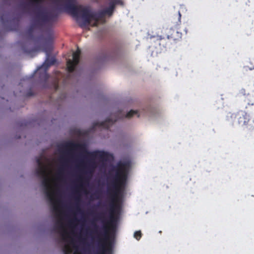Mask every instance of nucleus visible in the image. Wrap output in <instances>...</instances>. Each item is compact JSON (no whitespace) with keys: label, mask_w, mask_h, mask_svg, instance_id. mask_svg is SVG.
Masks as SVG:
<instances>
[{"label":"nucleus","mask_w":254,"mask_h":254,"mask_svg":"<svg viewBox=\"0 0 254 254\" xmlns=\"http://www.w3.org/2000/svg\"><path fill=\"white\" fill-rule=\"evenodd\" d=\"M76 209L77 210V211H80V209L79 208V207L78 206H76Z\"/></svg>","instance_id":"30"},{"label":"nucleus","mask_w":254,"mask_h":254,"mask_svg":"<svg viewBox=\"0 0 254 254\" xmlns=\"http://www.w3.org/2000/svg\"><path fill=\"white\" fill-rule=\"evenodd\" d=\"M155 37V35H152V38H154Z\"/></svg>","instance_id":"35"},{"label":"nucleus","mask_w":254,"mask_h":254,"mask_svg":"<svg viewBox=\"0 0 254 254\" xmlns=\"http://www.w3.org/2000/svg\"><path fill=\"white\" fill-rule=\"evenodd\" d=\"M161 35H157V40L159 41L160 48L156 51V53H160L162 49L166 47V43L163 44L162 46H161V43L160 42L165 39L166 37L169 40H173L174 42L179 41L181 40L182 37V34L177 30H175L172 28H165L163 27L161 30Z\"/></svg>","instance_id":"5"},{"label":"nucleus","mask_w":254,"mask_h":254,"mask_svg":"<svg viewBox=\"0 0 254 254\" xmlns=\"http://www.w3.org/2000/svg\"><path fill=\"white\" fill-rule=\"evenodd\" d=\"M65 9L75 17H77L80 15L83 20L84 25L89 24L91 20H94L95 23L93 25L94 26L97 25L99 20L98 14L92 12L89 8L83 7L81 5L76 6L73 3H67L65 5Z\"/></svg>","instance_id":"4"},{"label":"nucleus","mask_w":254,"mask_h":254,"mask_svg":"<svg viewBox=\"0 0 254 254\" xmlns=\"http://www.w3.org/2000/svg\"><path fill=\"white\" fill-rule=\"evenodd\" d=\"M59 228L62 230L63 231V233H62V238H63V239L64 240H65V238L66 236V231L64 230V226H63V224H60V226H59Z\"/></svg>","instance_id":"16"},{"label":"nucleus","mask_w":254,"mask_h":254,"mask_svg":"<svg viewBox=\"0 0 254 254\" xmlns=\"http://www.w3.org/2000/svg\"><path fill=\"white\" fill-rule=\"evenodd\" d=\"M36 162L38 167L36 169L35 173L37 177L42 179V184L44 188L46 196L54 205V210H57V208L55 205L54 193L52 191L51 180L49 177V172L48 170L47 167L44 164L41 156L36 159Z\"/></svg>","instance_id":"3"},{"label":"nucleus","mask_w":254,"mask_h":254,"mask_svg":"<svg viewBox=\"0 0 254 254\" xmlns=\"http://www.w3.org/2000/svg\"><path fill=\"white\" fill-rule=\"evenodd\" d=\"M56 62V60L55 58H48L46 59L43 65L37 69V70L39 71L43 69H44L43 73L40 75V78L41 79L45 81L48 79L49 76L47 72V70L50 66L54 65Z\"/></svg>","instance_id":"7"},{"label":"nucleus","mask_w":254,"mask_h":254,"mask_svg":"<svg viewBox=\"0 0 254 254\" xmlns=\"http://www.w3.org/2000/svg\"><path fill=\"white\" fill-rule=\"evenodd\" d=\"M129 164H117L113 166L108 173V180L111 182V186L108 185V192L111 196L110 204L109 215L107 220L105 219L104 213L99 214L98 217L103 226L99 233L98 241L100 244L99 251L96 254H111L112 246L109 242L110 230L115 227L120 206L117 203L118 198L123 192L126 185Z\"/></svg>","instance_id":"1"},{"label":"nucleus","mask_w":254,"mask_h":254,"mask_svg":"<svg viewBox=\"0 0 254 254\" xmlns=\"http://www.w3.org/2000/svg\"><path fill=\"white\" fill-rule=\"evenodd\" d=\"M58 87H59V85H58V82L56 83L55 84V88H56V89L57 90L58 88Z\"/></svg>","instance_id":"27"},{"label":"nucleus","mask_w":254,"mask_h":254,"mask_svg":"<svg viewBox=\"0 0 254 254\" xmlns=\"http://www.w3.org/2000/svg\"><path fill=\"white\" fill-rule=\"evenodd\" d=\"M0 22L2 23H4V19H3V16H1L0 17Z\"/></svg>","instance_id":"25"},{"label":"nucleus","mask_w":254,"mask_h":254,"mask_svg":"<svg viewBox=\"0 0 254 254\" xmlns=\"http://www.w3.org/2000/svg\"><path fill=\"white\" fill-rule=\"evenodd\" d=\"M74 221H77V219L75 218V219H74Z\"/></svg>","instance_id":"36"},{"label":"nucleus","mask_w":254,"mask_h":254,"mask_svg":"<svg viewBox=\"0 0 254 254\" xmlns=\"http://www.w3.org/2000/svg\"><path fill=\"white\" fill-rule=\"evenodd\" d=\"M29 4L34 6H38L41 0H29Z\"/></svg>","instance_id":"17"},{"label":"nucleus","mask_w":254,"mask_h":254,"mask_svg":"<svg viewBox=\"0 0 254 254\" xmlns=\"http://www.w3.org/2000/svg\"><path fill=\"white\" fill-rule=\"evenodd\" d=\"M61 148L64 150H77L85 154V157L90 158L88 164L86 165L84 161H81L80 165L86 169V173L91 174L96 166L94 161L95 158H98L101 161L106 162L112 155L104 151L96 150L92 152L88 151L86 145L84 143H75L69 141L62 145Z\"/></svg>","instance_id":"2"},{"label":"nucleus","mask_w":254,"mask_h":254,"mask_svg":"<svg viewBox=\"0 0 254 254\" xmlns=\"http://www.w3.org/2000/svg\"><path fill=\"white\" fill-rule=\"evenodd\" d=\"M63 251L64 254H69L70 250L68 246H65L63 249Z\"/></svg>","instance_id":"21"},{"label":"nucleus","mask_w":254,"mask_h":254,"mask_svg":"<svg viewBox=\"0 0 254 254\" xmlns=\"http://www.w3.org/2000/svg\"><path fill=\"white\" fill-rule=\"evenodd\" d=\"M80 54L81 51L78 48L72 54L73 60H68L67 61V69L69 72H73L74 70L75 66L78 64Z\"/></svg>","instance_id":"8"},{"label":"nucleus","mask_w":254,"mask_h":254,"mask_svg":"<svg viewBox=\"0 0 254 254\" xmlns=\"http://www.w3.org/2000/svg\"><path fill=\"white\" fill-rule=\"evenodd\" d=\"M142 236L140 231H135L134 233V237L137 240H139Z\"/></svg>","instance_id":"19"},{"label":"nucleus","mask_w":254,"mask_h":254,"mask_svg":"<svg viewBox=\"0 0 254 254\" xmlns=\"http://www.w3.org/2000/svg\"><path fill=\"white\" fill-rule=\"evenodd\" d=\"M18 23H17L16 24V27H18Z\"/></svg>","instance_id":"37"},{"label":"nucleus","mask_w":254,"mask_h":254,"mask_svg":"<svg viewBox=\"0 0 254 254\" xmlns=\"http://www.w3.org/2000/svg\"><path fill=\"white\" fill-rule=\"evenodd\" d=\"M97 14H98L99 20L103 18L105 16V14L103 10L99 11L98 12H97Z\"/></svg>","instance_id":"20"},{"label":"nucleus","mask_w":254,"mask_h":254,"mask_svg":"<svg viewBox=\"0 0 254 254\" xmlns=\"http://www.w3.org/2000/svg\"><path fill=\"white\" fill-rule=\"evenodd\" d=\"M134 115H137V117H139V115L138 114L137 111L131 110L126 114V117L127 118H130Z\"/></svg>","instance_id":"15"},{"label":"nucleus","mask_w":254,"mask_h":254,"mask_svg":"<svg viewBox=\"0 0 254 254\" xmlns=\"http://www.w3.org/2000/svg\"><path fill=\"white\" fill-rule=\"evenodd\" d=\"M231 117L237 120L238 124L242 126L246 125V123L249 122L250 119L249 115L243 111H240L237 113L232 114Z\"/></svg>","instance_id":"9"},{"label":"nucleus","mask_w":254,"mask_h":254,"mask_svg":"<svg viewBox=\"0 0 254 254\" xmlns=\"http://www.w3.org/2000/svg\"><path fill=\"white\" fill-rule=\"evenodd\" d=\"M181 14L180 11H178V20L180 23L181 22Z\"/></svg>","instance_id":"24"},{"label":"nucleus","mask_w":254,"mask_h":254,"mask_svg":"<svg viewBox=\"0 0 254 254\" xmlns=\"http://www.w3.org/2000/svg\"><path fill=\"white\" fill-rule=\"evenodd\" d=\"M38 40L40 41H43V43L41 46H36L34 49L31 50H27L25 48H23V51L25 53L28 54H31L37 51H39L42 49L43 51L45 52L47 55H49L53 50V38L52 35H48L45 38H43L42 36H40L38 38Z\"/></svg>","instance_id":"6"},{"label":"nucleus","mask_w":254,"mask_h":254,"mask_svg":"<svg viewBox=\"0 0 254 254\" xmlns=\"http://www.w3.org/2000/svg\"><path fill=\"white\" fill-rule=\"evenodd\" d=\"M79 187L80 188H82V185L81 184L79 185Z\"/></svg>","instance_id":"33"},{"label":"nucleus","mask_w":254,"mask_h":254,"mask_svg":"<svg viewBox=\"0 0 254 254\" xmlns=\"http://www.w3.org/2000/svg\"><path fill=\"white\" fill-rule=\"evenodd\" d=\"M246 127L247 130L248 131H252L254 130V121L253 120L250 119L249 122L247 123L246 125H244Z\"/></svg>","instance_id":"14"},{"label":"nucleus","mask_w":254,"mask_h":254,"mask_svg":"<svg viewBox=\"0 0 254 254\" xmlns=\"http://www.w3.org/2000/svg\"><path fill=\"white\" fill-rule=\"evenodd\" d=\"M104 11V13L105 14V15H108L109 16H111L112 15L113 12H114V11L113 9H110V8L109 7H108L105 9L103 10Z\"/></svg>","instance_id":"18"},{"label":"nucleus","mask_w":254,"mask_h":254,"mask_svg":"<svg viewBox=\"0 0 254 254\" xmlns=\"http://www.w3.org/2000/svg\"><path fill=\"white\" fill-rule=\"evenodd\" d=\"M67 3H72V2L73 1V0H67Z\"/></svg>","instance_id":"29"},{"label":"nucleus","mask_w":254,"mask_h":254,"mask_svg":"<svg viewBox=\"0 0 254 254\" xmlns=\"http://www.w3.org/2000/svg\"><path fill=\"white\" fill-rule=\"evenodd\" d=\"M117 119L113 120L110 118H108L105 121L102 122H97L95 123V126H99L103 128H105L107 129H108L111 125H112L115 122H116Z\"/></svg>","instance_id":"10"},{"label":"nucleus","mask_w":254,"mask_h":254,"mask_svg":"<svg viewBox=\"0 0 254 254\" xmlns=\"http://www.w3.org/2000/svg\"><path fill=\"white\" fill-rule=\"evenodd\" d=\"M17 27H16V28H13V29H11V30H17Z\"/></svg>","instance_id":"32"},{"label":"nucleus","mask_w":254,"mask_h":254,"mask_svg":"<svg viewBox=\"0 0 254 254\" xmlns=\"http://www.w3.org/2000/svg\"><path fill=\"white\" fill-rule=\"evenodd\" d=\"M244 101L247 104V108H252L254 109V90L245 97Z\"/></svg>","instance_id":"11"},{"label":"nucleus","mask_w":254,"mask_h":254,"mask_svg":"<svg viewBox=\"0 0 254 254\" xmlns=\"http://www.w3.org/2000/svg\"><path fill=\"white\" fill-rule=\"evenodd\" d=\"M117 4L123 5V1L122 0H111L108 7L114 10Z\"/></svg>","instance_id":"13"},{"label":"nucleus","mask_w":254,"mask_h":254,"mask_svg":"<svg viewBox=\"0 0 254 254\" xmlns=\"http://www.w3.org/2000/svg\"><path fill=\"white\" fill-rule=\"evenodd\" d=\"M27 95H28V96H32V95H33V93H32V92H31V91H30V92H29L27 93Z\"/></svg>","instance_id":"26"},{"label":"nucleus","mask_w":254,"mask_h":254,"mask_svg":"<svg viewBox=\"0 0 254 254\" xmlns=\"http://www.w3.org/2000/svg\"><path fill=\"white\" fill-rule=\"evenodd\" d=\"M97 193H97V192H96V193H95L94 194V195H96L97 194Z\"/></svg>","instance_id":"38"},{"label":"nucleus","mask_w":254,"mask_h":254,"mask_svg":"<svg viewBox=\"0 0 254 254\" xmlns=\"http://www.w3.org/2000/svg\"><path fill=\"white\" fill-rule=\"evenodd\" d=\"M76 200L77 201H79V200H80L79 197H76Z\"/></svg>","instance_id":"31"},{"label":"nucleus","mask_w":254,"mask_h":254,"mask_svg":"<svg viewBox=\"0 0 254 254\" xmlns=\"http://www.w3.org/2000/svg\"><path fill=\"white\" fill-rule=\"evenodd\" d=\"M95 232L96 233L98 234V232H97V231L95 230Z\"/></svg>","instance_id":"34"},{"label":"nucleus","mask_w":254,"mask_h":254,"mask_svg":"<svg viewBox=\"0 0 254 254\" xmlns=\"http://www.w3.org/2000/svg\"><path fill=\"white\" fill-rule=\"evenodd\" d=\"M83 178L82 177H80L78 180H79V182H82V181H83Z\"/></svg>","instance_id":"28"},{"label":"nucleus","mask_w":254,"mask_h":254,"mask_svg":"<svg viewBox=\"0 0 254 254\" xmlns=\"http://www.w3.org/2000/svg\"><path fill=\"white\" fill-rule=\"evenodd\" d=\"M61 161H63L64 163L63 164V166H66V163L67 162V160L64 158V157H61Z\"/></svg>","instance_id":"23"},{"label":"nucleus","mask_w":254,"mask_h":254,"mask_svg":"<svg viewBox=\"0 0 254 254\" xmlns=\"http://www.w3.org/2000/svg\"><path fill=\"white\" fill-rule=\"evenodd\" d=\"M63 171H64V167H60L59 170L58 174L59 179H60L62 177Z\"/></svg>","instance_id":"22"},{"label":"nucleus","mask_w":254,"mask_h":254,"mask_svg":"<svg viewBox=\"0 0 254 254\" xmlns=\"http://www.w3.org/2000/svg\"><path fill=\"white\" fill-rule=\"evenodd\" d=\"M40 18L45 21H50L57 17V15L52 13H41L40 15Z\"/></svg>","instance_id":"12"}]
</instances>
